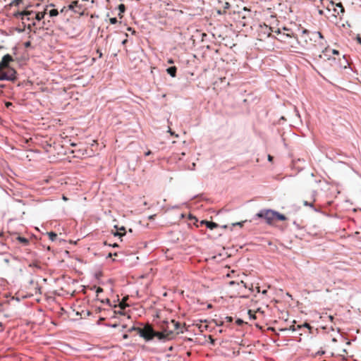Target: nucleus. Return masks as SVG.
Wrapping results in <instances>:
<instances>
[{
  "mask_svg": "<svg viewBox=\"0 0 361 361\" xmlns=\"http://www.w3.org/2000/svg\"><path fill=\"white\" fill-rule=\"evenodd\" d=\"M301 45L307 50L323 49L326 45V41L320 32H310L305 30L300 37Z\"/></svg>",
  "mask_w": 361,
  "mask_h": 361,
  "instance_id": "1",
  "label": "nucleus"
},
{
  "mask_svg": "<svg viewBox=\"0 0 361 361\" xmlns=\"http://www.w3.org/2000/svg\"><path fill=\"white\" fill-rule=\"evenodd\" d=\"M130 331H136L140 336L144 338L146 341H151L154 337H157L159 340H164V338L162 333L154 331L149 325L145 326L144 328L133 327Z\"/></svg>",
  "mask_w": 361,
  "mask_h": 361,
  "instance_id": "2",
  "label": "nucleus"
},
{
  "mask_svg": "<svg viewBox=\"0 0 361 361\" xmlns=\"http://www.w3.org/2000/svg\"><path fill=\"white\" fill-rule=\"evenodd\" d=\"M161 331H159V333H162L164 334V340L171 339L176 332V327H174V320L172 319L171 321H164L161 324Z\"/></svg>",
  "mask_w": 361,
  "mask_h": 361,
  "instance_id": "3",
  "label": "nucleus"
},
{
  "mask_svg": "<svg viewBox=\"0 0 361 361\" xmlns=\"http://www.w3.org/2000/svg\"><path fill=\"white\" fill-rule=\"evenodd\" d=\"M259 218H264L268 224H272L276 219L275 211L271 209L261 210L257 214Z\"/></svg>",
  "mask_w": 361,
  "mask_h": 361,
  "instance_id": "4",
  "label": "nucleus"
},
{
  "mask_svg": "<svg viewBox=\"0 0 361 361\" xmlns=\"http://www.w3.org/2000/svg\"><path fill=\"white\" fill-rule=\"evenodd\" d=\"M6 71L0 72V80L14 81L16 80V71L12 68H7Z\"/></svg>",
  "mask_w": 361,
  "mask_h": 361,
  "instance_id": "5",
  "label": "nucleus"
},
{
  "mask_svg": "<svg viewBox=\"0 0 361 361\" xmlns=\"http://www.w3.org/2000/svg\"><path fill=\"white\" fill-rule=\"evenodd\" d=\"M13 59L10 54H6L3 56L1 62H0V72L4 69H6L9 67V63L13 61Z\"/></svg>",
  "mask_w": 361,
  "mask_h": 361,
  "instance_id": "6",
  "label": "nucleus"
},
{
  "mask_svg": "<svg viewBox=\"0 0 361 361\" xmlns=\"http://www.w3.org/2000/svg\"><path fill=\"white\" fill-rule=\"evenodd\" d=\"M318 50H322V54H319L318 57L319 59H324L329 60L331 59V54L330 52L331 51V49H330L327 44L323 48V49H317Z\"/></svg>",
  "mask_w": 361,
  "mask_h": 361,
  "instance_id": "7",
  "label": "nucleus"
},
{
  "mask_svg": "<svg viewBox=\"0 0 361 361\" xmlns=\"http://www.w3.org/2000/svg\"><path fill=\"white\" fill-rule=\"evenodd\" d=\"M331 6L333 8L334 13V15L336 16L337 15L343 14L345 11L344 8L341 3H338L336 4V8L334 7L335 4L334 1H330Z\"/></svg>",
  "mask_w": 361,
  "mask_h": 361,
  "instance_id": "8",
  "label": "nucleus"
},
{
  "mask_svg": "<svg viewBox=\"0 0 361 361\" xmlns=\"http://www.w3.org/2000/svg\"><path fill=\"white\" fill-rule=\"evenodd\" d=\"M34 14H35L34 11H23L20 13L21 19L23 20H30L31 19L34 18Z\"/></svg>",
  "mask_w": 361,
  "mask_h": 361,
  "instance_id": "9",
  "label": "nucleus"
},
{
  "mask_svg": "<svg viewBox=\"0 0 361 361\" xmlns=\"http://www.w3.org/2000/svg\"><path fill=\"white\" fill-rule=\"evenodd\" d=\"M200 224H205L207 226V227L211 230L214 229V228L218 227V224L214 222H212V221H207L205 220H202V221H201Z\"/></svg>",
  "mask_w": 361,
  "mask_h": 361,
  "instance_id": "10",
  "label": "nucleus"
},
{
  "mask_svg": "<svg viewBox=\"0 0 361 361\" xmlns=\"http://www.w3.org/2000/svg\"><path fill=\"white\" fill-rule=\"evenodd\" d=\"M47 13V9L44 12H38L34 14V18L38 21H40L42 19L44 18L45 14Z\"/></svg>",
  "mask_w": 361,
  "mask_h": 361,
  "instance_id": "11",
  "label": "nucleus"
},
{
  "mask_svg": "<svg viewBox=\"0 0 361 361\" xmlns=\"http://www.w3.org/2000/svg\"><path fill=\"white\" fill-rule=\"evenodd\" d=\"M177 68L176 66H171L166 69L167 73L171 76L175 77L176 74Z\"/></svg>",
  "mask_w": 361,
  "mask_h": 361,
  "instance_id": "12",
  "label": "nucleus"
},
{
  "mask_svg": "<svg viewBox=\"0 0 361 361\" xmlns=\"http://www.w3.org/2000/svg\"><path fill=\"white\" fill-rule=\"evenodd\" d=\"M174 327H176L175 334L183 333V328L181 327L180 323L174 320Z\"/></svg>",
  "mask_w": 361,
  "mask_h": 361,
  "instance_id": "13",
  "label": "nucleus"
},
{
  "mask_svg": "<svg viewBox=\"0 0 361 361\" xmlns=\"http://www.w3.org/2000/svg\"><path fill=\"white\" fill-rule=\"evenodd\" d=\"M276 219L275 221H285L286 217L285 215L280 214L277 212H275Z\"/></svg>",
  "mask_w": 361,
  "mask_h": 361,
  "instance_id": "14",
  "label": "nucleus"
},
{
  "mask_svg": "<svg viewBox=\"0 0 361 361\" xmlns=\"http://www.w3.org/2000/svg\"><path fill=\"white\" fill-rule=\"evenodd\" d=\"M118 9L119 11L118 16L120 18L123 17V13L126 11V6L123 4L118 5Z\"/></svg>",
  "mask_w": 361,
  "mask_h": 361,
  "instance_id": "15",
  "label": "nucleus"
},
{
  "mask_svg": "<svg viewBox=\"0 0 361 361\" xmlns=\"http://www.w3.org/2000/svg\"><path fill=\"white\" fill-rule=\"evenodd\" d=\"M59 14V11L57 9H51L49 11V15L50 17H55L57 15Z\"/></svg>",
  "mask_w": 361,
  "mask_h": 361,
  "instance_id": "16",
  "label": "nucleus"
},
{
  "mask_svg": "<svg viewBox=\"0 0 361 361\" xmlns=\"http://www.w3.org/2000/svg\"><path fill=\"white\" fill-rule=\"evenodd\" d=\"M48 235H49V239L51 241H54L57 238L56 233H55L54 232H49V233H48Z\"/></svg>",
  "mask_w": 361,
  "mask_h": 361,
  "instance_id": "17",
  "label": "nucleus"
},
{
  "mask_svg": "<svg viewBox=\"0 0 361 361\" xmlns=\"http://www.w3.org/2000/svg\"><path fill=\"white\" fill-rule=\"evenodd\" d=\"M303 204H304L305 206H308V207H310L312 208L314 211H317V209L314 207V204H313V203H312V202H307V201H304V202H303Z\"/></svg>",
  "mask_w": 361,
  "mask_h": 361,
  "instance_id": "18",
  "label": "nucleus"
},
{
  "mask_svg": "<svg viewBox=\"0 0 361 361\" xmlns=\"http://www.w3.org/2000/svg\"><path fill=\"white\" fill-rule=\"evenodd\" d=\"M248 314H249V317H250V319H256L255 314L254 312H252V310H250L248 311Z\"/></svg>",
  "mask_w": 361,
  "mask_h": 361,
  "instance_id": "19",
  "label": "nucleus"
},
{
  "mask_svg": "<svg viewBox=\"0 0 361 361\" xmlns=\"http://www.w3.org/2000/svg\"><path fill=\"white\" fill-rule=\"evenodd\" d=\"M302 327H305V328H307L309 329H310V328H311L310 325L308 323H305L302 325H298V326H297L298 329H301Z\"/></svg>",
  "mask_w": 361,
  "mask_h": 361,
  "instance_id": "20",
  "label": "nucleus"
},
{
  "mask_svg": "<svg viewBox=\"0 0 361 361\" xmlns=\"http://www.w3.org/2000/svg\"><path fill=\"white\" fill-rule=\"evenodd\" d=\"M18 240L24 244L28 243V240L24 237H18Z\"/></svg>",
  "mask_w": 361,
  "mask_h": 361,
  "instance_id": "21",
  "label": "nucleus"
},
{
  "mask_svg": "<svg viewBox=\"0 0 361 361\" xmlns=\"http://www.w3.org/2000/svg\"><path fill=\"white\" fill-rule=\"evenodd\" d=\"M231 7V5L227 1H224L223 3V8L225 9V10H227L229 8Z\"/></svg>",
  "mask_w": 361,
  "mask_h": 361,
  "instance_id": "22",
  "label": "nucleus"
},
{
  "mask_svg": "<svg viewBox=\"0 0 361 361\" xmlns=\"http://www.w3.org/2000/svg\"><path fill=\"white\" fill-rule=\"evenodd\" d=\"M109 21H110V23L112 24V25H114V24H116L118 22L116 18H111L109 19Z\"/></svg>",
  "mask_w": 361,
  "mask_h": 361,
  "instance_id": "23",
  "label": "nucleus"
},
{
  "mask_svg": "<svg viewBox=\"0 0 361 361\" xmlns=\"http://www.w3.org/2000/svg\"><path fill=\"white\" fill-rule=\"evenodd\" d=\"M22 1V0H13L11 3V5H15V6H17L18 5L20 2Z\"/></svg>",
  "mask_w": 361,
  "mask_h": 361,
  "instance_id": "24",
  "label": "nucleus"
},
{
  "mask_svg": "<svg viewBox=\"0 0 361 361\" xmlns=\"http://www.w3.org/2000/svg\"><path fill=\"white\" fill-rule=\"evenodd\" d=\"M24 46H25V47L28 48L31 46V42L30 41L26 42L24 43Z\"/></svg>",
  "mask_w": 361,
  "mask_h": 361,
  "instance_id": "25",
  "label": "nucleus"
},
{
  "mask_svg": "<svg viewBox=\"0 0 361 361\" xmlns=\"http://www.w3.org/2000/svg\"><path fill=\"white\" fill-rule=\"evenodd\" d=\"M123 235H125V233H120L118 231H117L116 233H114L115 236H119V237H122Z\"/></svg>",
  "mask_w": 361,
  "mask_h": 361,
  "instance_id": "26",
  "label": "nucleus"
},
{
  "mask_svg": "<svg viewBox=\"0 0 361 361\" xmlns=\"http://www.w3.org/2000/svg\"><path fill=\"white\" fill-rule=\"evenodd\" d=\"M332 54H338L339 52L338 51L336 50V49H331V51H330Z\"/></svg>",
  "mask_w": 361,
  "mask_h": 361,
  "instance_id": "27",
  "label": "nucleus"
},
{
  "mask_svg": "<svg viewBox=\"0 0 361 361\" xmlns=\"http://www.w3.org/2000/svg\"><path fill=\"white\" fill-rule=\"evenodd\" d=\"M243 224V222H238V223H235V224H233V226H242Z\"/></svg>",
  "mask_w": 361,
  "mask_h": 361,
  "instance_id": "28",
  "label": "nucleus"
},
{
  "mask_svg": "<svg viewBox=\"0 0 361 361\" xmlns=\"http://www.w3.org/2000/svg\"><path fill=\"white\" fill-rule=\"evenodd\" d=\"M236 323L238 324V325H240L243 323V320L240 319H238L236 320Z\"/></svg>",
  "mask_w": 361,
  "mask_h": 361,
  "instance_id": "29",
  "label": "nucleus"
},
{
  "mask_svg": "<svg viewBox=\"0 0 361 361\" xmlns=\"http://www.w3.org/2000/svg\"><path fill=\"white\" fill-rule=\"evenodd\" d=\"M103 291V289L100 287L97 288V293H102Z\"/></svg>",
  "mask_w": 361,
  "mask_h": 361,
  "instance_id": "30",
  "label": "nucleus"
},
{
  "mask_svg": "<svg viewBox=\"0 0 361 361\" xmlns=\"http://www.w3.org/2000/svg\"><path fill=\"white\" fill-rule=\"evenodd\" d=\"M267 157H268V160H269V161H272V160H273V157H272V156H271L270 154H269Z\"/></svg>",
  "mask_w": 361,
  "mask_h": 361,
  "instance_id": "31",
  "label": "nucleus"
},
{
  "mask_svg": "<svg viewBox=\"0 0 361 361\" xmlns=\"http://www.w3.org/2000/svg\"><path fill=\"white\" fill-rule=\"evenodd\" d=\"M315 195H316V192H315V191H314V192H313V194H312V201H313V202H315V198H314Z\"/></svg>",
  "mask_w": 361,
  "mask_h": 361,
  "instance_id": "32",
  "label": "nucleus"
},
{
  "mask_svg": "<svg viewBox=\"0 0 361 361\" xmlns=\"http://www.w3.org/2000/svg\"><path fill=\"white\" fill-rule=\"evenodd\" d=\"M32 25V26H35V22H33V23H32V25H28V27H27V28H28V29H30Z\"/></svg>",
  "mask_w": 361,
  "mask_h": 361,
  "instance_id": "33",
  "label": "nucleus"
},
{
  "mask_svg": "<svg viewBox=\"0 0 361 361\" xmlns=\"http://www.w3.org/2000/svg\"><path fill=\"white\" fill-rule=\"evenodd\" d=\"M151 153H152V152H151V151H149H149H147V152L145 153V155H146V156H148V155L151 154Z\"/></svg>",
  "mask_w": 361,
  "mask_h": 361,
  "instance_id": "34",
  "label": "nucleus"
},
{
  "mask_svg": "<svg viewBox=\"0 0 361 361\" xmlns=\"http://www.w3.org/2000/svg\"><path fill=\"white\" fill-rule=\"evenodd\" d=\"M226 319H228V322L232 321V318L231 317H226Z\"/></svg>",
  "mask_w": 361,
  "mask_h": 361,
  "instance_id": "35",
  "label": "nucleus"
},
{
  "mask_svg": "<svg viewBox=\"0 0 361 361\" xmlns=\"http://www.w3.org/2000/svg\"><path fill=\"white\" fill-rule=\"evenodd\" d=\"M97 53H98V54H99V57H102V54L99 50H97Z\"/></svg>",
  "mask_w": 361,
  "mask_h": 361,
  "instance_id": "36",
  "label": "nucleus"
},
{
  "mask_svg": "<svg viewBox=\"0 0 361 361\" xmlns=\"http://www.w3.org/2000/svg\"><path fill=\"white\" fill-rule=\"evenodd\" d=\"M329 319H330L331 321H332V320L334 319V317H333V316H331V315H329Z\"/></svg>",
  "mask_w": 361,
  "mask_h": 361,
  "instance_id": "37",
  "label": "nucleus"
},
{
  "mask_svg": "<svg viewBox=\"0 0 361 361\" xmlns=\"http://www.w3.org/2000/svg\"><path fill=\"white\" fill-rule=\"evenodd\" d=\"M69 8H70V9H73V4H71V5L69 6Z\"/></svg>",
  "mask_w": 361,
  "mask_h": 361,
  "instance_id": "38",
  "label": "nucleus"
},
{
  "mask_svg": "<svg viewBox=\"0 0 361 361\" xmlns=\"http://www.w3.org/2000/svg\"><path fill=\"white\" fill-rule=\"evenodd\" d=\"M112 255H113V254L110 252V253H109V255H108L107 257H112Z\"/></svg>",
  "mask_w": 361,
  "mask_h": 361,
  "instance_id": "39",
  "label": "nucleus"
},
{
  "mask_svg": "<svg viewBox=\"0 0 361 361\" xmlns=\"http://www.w3.org/2000/svg\"><path fill=\"white\" fill-rule=\"evenodd\" d=\"M267 290H264L262 291V294H266V293H267Z\"/></svg>",
  "mask_w": 361,
  "mask_h": 361,
  "instance_id": "40",
  "label": "nucleus"
},
{
  "mask_svg": "<svg viewBox=\"0 0 361 361\" xmlns=\"http://www.w3.org/2000/svg\"><path fill=\"white\" fill-rule=\"evenodd\" d=\"M169 132L171 134V135H173V133L171 131V130L169 128Z\"/></svg>",
  "mask_w": 361,
  "mask_h": 361,
  "instance_id": "41",
  "label": "nucleus"
},
{
  "mask_svg": "<svg viewBox=\"0 0 361 361\" xmlns=\"http://www.w3.org/2000/svg\"><path fill=\"white\" fill-rule=\"evenodd\" d=\"M121 231H125V228L123 226H122L121 228H120Z\"/></svg>",
  "mask_w": 361,
  "mask_h": 361,
  "instance_id": "42",
  "label": "nucleus"
},
{
  "mask_svg": "<svg viewBox=\"0 0 361 361\" xmlns=\"http://www.w3.org/2000/svg\"><path fill=\"white\" fill-rule=\"evenodd\" d=\"M63 200H67V197H65V196L63 195Z\"/></svg>",
  "mask_w": 361,
  "mask_h": 361,
  "instance_id": "43",
  "label": "nucleus"
},
{
  "mask_svg": "<svg viewBox=\"0 0 361 361\" xmlns=\"http://www.w3.org/2000/svg\"><path fill=\"white\" fill-rule=\"evenodd\" d=\"M219 3H224V0H218Z\"/></svg>",
  "mask_w": 361,
  "mask_h": 361,
  "instance_id": "44",
  "label": "nucleus"
},
{
  "mask_svg": "<svg viewBox=\"0 0 361 361\" xmlns=\"http://www.w3.org/2000/svg\"><path fill=\"white\" fill-rule=\"evenodd\" d=\"M120 306H121V307H123V302L120 303Z\"/></svg>",
  "mask_w": 361,
  "mask_h": 361,
  "instance_id": "45",
  "label": "nucleus"
},
{
  "mask_svg": "<svg viewBox=\"0 0 361 361\" xmlns=\"http://www.w3.org/2000/svg\"><path fill=\"white\" fill-rule=\"evenodd\" d=\"M113 247H118V245L116 243L114 244Z\"/></svg>",
  "mask_w": 361,
  "mask_h": 361,
  "instance_id": "46",
  "label": "nucleus"
},
{
  "mask_svg": "<svg viewBox=\"0 0 361 361\" xmlns=\"http://www.w3.org/2000/svg\"><path fill=\"white\" fill-rule=\"evenodd\" d=\"M127 337H128V336L126 334L123 335L124 338H126Z\"/></svg>",
  "mask_w": 361,
  "mask_h": 361,
  "instance_id": "47",
  "label": "nucleus"
},
{
  "mask_svg": "<svg viewBox=\"0 0 361 361\" xmlns=\"http://www.w3.org/2000/svg\"><path fill=\"white\" fill-rule=\"evenodd\" d=\"M358 42L361 44V38H358Z\"/></svg>",
  "mask_w": 361,
  "mask_h": 361,
  "instance_id": "48",
  "label": "nucleus"
},
{
  "mask_svg": "<svg viewBox=\"0 0 361 361\" xmlns=\"http://www.w3.org/2000/svg\"><path fill=\"white\" fill-rule=\"evenodd\" d=\"M327 8H328V10H331V7H330V6H327Z\"/></svg>",
  "mask_w": 361,
  "mask_h": 361,
  "instance_id": "49",
  "label": "nucleus"
},
{
  "mask_svg": "<svg viewBox=\"0 0 361 361\" xmlns=\"http://www.w3.org/2000/svg\"><path fill=\"white\" fill-rule=\"evenodd\" d=\"M149 219H153V216H149Z\"/></svg>",
  "mask_w": 361,
  "mask_h": 361,
  "instance_id": "50",
  "label": "nucleus"
},
{
  "mask_svg": "<svg viewBox=\"0 0 361 361\" xmlns=\"http://www.w3.org/2000/svg\"><path fill=\"white\" fill-rule=\"evenodd\" d=\"M169 62L171 63H173V61L170 60Z\"/></svg>",
  "mask_w": 361,
  "mask_h": 361,
  "instance_id": "51",
  "label": "nucleus"
},
{
  "mask_svg": "<svg viewBox=\"0 0 361 361\" xmlns=\"http://www.w3.org/2000/svg\"><path fill=\"white\" fill-rule=\"evenodd\" d=\"M195 163H193V164H192V167H195Z\"/></svg>",
  "mask_w": 361,
  "mask_h": 361,
  "instance_id": "52",
  "label": "nucleus"
},
{
  "mask_svg": "<svg viewBox=\"0 0 361 361\" xmlns=\"http://www.w3.org/2000/svg\"><path fill=\"white\" fill-rule=\"evenodd\" d=\"M296 329L295 327L293 328V331H295Z\"/></svg>",
  "mask_w": 361,
  "mask_h": 361,
  "instance_id": "53",
  "label": "nucleus"
}]
</instances>
